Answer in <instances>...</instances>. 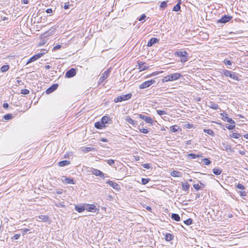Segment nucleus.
I'll list each match as a JSON object with an SVG mask.
<instances>
[{
  "mask_svg": "<svg viewBox=\"0 0 248 248\" xmlns=\"http://www.w3.org/2000/svg\"><path fill=\"white\" fill-rule=\"evenodd\" d=\"M220 73L222 75L227 77H229L232 79L237 81H239L240 80L239 74L233 71H229L226 69H222L221 70Z\"/></svg>",
  "mask_w": 248,
  "mask_h": 248,
  "instance_id": "f257e3e1",
  "label": "nucleus"
},
{
  "mask_svg": "<svg viewBox=\"0 0 248 248\" xmlns=\"http://www.w3.org/2000/svg\"><path fill=\"white\" fill-rule=\"evenodd\" d=\"M174 55L176 57H180V61L184 63L188 60V53L186 51H176L174 53Z\"/></svg>",
  "mask_w": 248,
  "mask_h": 248,
  "instance_id": "f03ea898",
  "label": "nucleus"
},
{
  "mask_svg": "<svg viewBox=\"0 0 248 248\" xmlns=\"http://www.w3.org/2000/svg\"><path fill=\"white\" fill-rule=\"evenodd\" d=\"M132 96V94L131 93H129L126 94H123L116 97L114 101L115 103L120 102L123 101H126L130 99Z\"/></svg>",
  "mask_w": 248,
  "mask_h": 248,
  "instance_id": "7ed1b4c3",
  "label": "nucleus"
},
{
  "mask_svg": "<svg viewBox=\"0 0 248 248\" xmlns=\"http://www.w3.org/2000/svg\"><path fill=\"white\" fill-rule=\"evenodd\" d=\"M89 172H91L93 174L99 176L100 177L102 178V179L105 178V174L104 173L101 171V170L94 169L93 168H90L89 170Z\"/></svg>",
  "mask_w": 248,
  "mask_h": 248,
  "instance_id": "20e7f679",
  "label": "nucleus"
},
{
  "mask_svg": "<svg viewBox=\"0 0 248 248\" xmlns=\"http://www.w3.org/2000/svg\"><path fill=\"white\" fill-rule=\"evenodd\" d=\"M155 82V80L154 79L147 80L142 83L140 86L139 88L140 89H145L151 86Z\"/></svg>",
  "mask_w": 248,
  "mask_h": 248,
  "instance_id": "39448f33",
  "label": "nucleus"
},
{
  "mask_svg": "<svg viewBox=\"0 0 248 248\" xmlns=\"http://www.w3.org/2000/svg\"><path fill=\"white\" fill-rule=\"evenodd\" d=\"M110 73V68L108 69L106 71H105L102 75V76L100 77L99 81L98 83L101 84L102 83L105 79H106L108 76L109 75Z\"/></svg>",
  "mask_w": 248,
  "mask_h": 248,
  "instance_id": "423d86ee",
  "label": "nucleus"
},
{
  "mask_svg": "<svg viewBox=\"0 0 248 248\" xmlns=\"http://www.w3.org/2000/svg\"><path fill=\"white\" fill-rule=\"evenodd\" d=\"M232 18V16L225 15L223 16L219 19L217 20V23L225 24L228 22Z\"/></svg>",
  "mask_w": 248,
  "mask_h": 248,
  "instance_id": "0eeeda50",
  "label": "nucleus"
},
{
  "mask_svg": "<svg viewBox=\"0 0 248 248\" xmlns=\"http://www.w3.org/2000/svg\"><path fill=\"white\" fill-rule=\"evenodd\" d=\"M138 115L140 118L144 120L146 123L150 124H153V120L151 117L141 114H140Z\"/></svg>",
  "mask_w": 248,
  "mask_h": 248,
  "instance_id": "6e6552de",
  "label": "nucleus"
},
{
  "mask_svg": "<svg viewBox=\"0 0 248 248\" xmlns=\"http://www.w3.org/2000/svg\"><path fill=\"white\" fill-rule=\"evenodd\" d=\"M221 115L222 116V120L224 121L227 122L231 124H235V122L231 118L228 117L227 113H221Z\"/></svg>",
  "mask_w": 248,
  "mask_h": 248,
  "instance_id": "1a4fd4ad",
  "label": "nucleus"
},
{
  "mask_svg": "<svg viewBox=\"0 0 248 248\" xmlns=\"http://www.w3.org/2000/svg\"><path fill=\"white\" fill-rule=\"evenodd\" d=\"M76 75V70L74 68H71L68 70L65 73V77L67 78H71Z\"/></svg>",
  "mask_w": 248,
  "mask_h": 248,
  "instance_id": "9d476101",
  "label": "nucleus"
},
{
  "mask_svg": "<svg viewBox=\"0 0 248 248\" xmlns=\"http://www.w3.org/2000/svg\"><path fill=\"white\" fill-rule=\"evenodd\" d=\"M58 87V84L57 83L53 84L46 91V93L47 94H49L54 91H55Z\"/></svg>",
  "mask_w": 248,
  "mask_h": 248,
  "instance_id": "9b49d317",
  "label": "nucleus"
},
{
  "mask_svg": "<svg viewBox=\"0 0 248 248\" xmlns=\"http://www.w3.org/2000/svg\"><path fill=\"white\" fill-rule=\"evenodd\" d=\"M48 218H49L47 216L41 215L38 217H33L32 218V219L33 220L35 219L37 221H43L44 222H46L48 220Z\"/></svg>",
  "mask_w": 248,
  "mask_h": 248,
  "instance_id": "f8f14e48",
  "label": "nucleus"
},
{
  "mask_svg": "<svg viewBox=\"0 0 248 248\" xmlns=\"http://www.w3.org/2000/svg\"><path fill=\"white\" fill-rule=\"evenodd\" d=\"M86 208L85 204L84 205H76L75 206V209L78 213L83 212L85 209H86Z\"/></svg>",
  "mask_w": 248,
  "mask_h": 248,
  "instance_id": "ddd939ff",
  "label": "nucleus"
},
{
  "mask_svg": "<svg viewBox=\"0 0 248 248\" xmlns=\"http://www.w3.org/2000/svg\"><path fill=\"white\" fill-rule=\"evenodd\" d=\"M170 79L171 81L176 80L182 77L181 74L179 73H175L173 74H170Z\"/></svg>",
  "mask_w": 248,
  "mask_h": 248,
  "instance_id": "4468645a",
  "label": "nucleus"
},
{
  "mask_svg": "<svg viewBox=\"0 0 248 248\" xmlns=\"http://www.w3.org/2000/svg\"><path fill=\"white\" fill-rule=\"evenodd\" d=\"M159 42V39L157 38L153 37L150 39V40L148 42L147 46L148 47H151L154 44L158 43Z\"/></svg>",
  "mask_w": 248,
  "mask_h": 248,
  "instance_id": "2eb2a0df",
  "label": "nucleus"
},
{
  "mask_svg": "<svg viewBox=\"0 0 248 248\" xmlns=\"http://www.w3.org/2000/svg\"><path fill=\"white\" fill-rule=\"evenodd\" d=\"M86 210L89 212H95L97 210L96 206L94 204H85Z\"/></svg>",
  "mask_w": 248,
  "mask_h": 248,
  "instance_id": "dca6fc26",
  "label": "nucleus"
},
{
  "mask_svg": "<svg viewBox=\"0 0 248 248\" xmlns=\"http://www.w3.org/2000/svg\"><path fill=\"white\" fill-rule=\"evenodd\" d=\"M107 183L115 189L119 190L120 189L119 185L113 181L108 180L107 182Z\"/></svg>",
  "mask_w": 248,
  "mask_h": 248,
  "instance_id": "f3484780",
  "label": "nucleus"
},
{
  "mask_svg": "<svg viewBox=\"0 0 248 248\" xmlns=\"http://www.w3.org/2000/svg\"><path fill=\"white\" fill-rule=\"evenodd\" d=\"M139 69L140 71H144L148 68L149 66L147 65L146 63L140 62H138Z\"/></svg>",
  "mask_w": 248,
  "mask_h": 248,
  "instance_id": "a211bd4d",
  "label": "nucleus"
},
{
  "mask_svg": "<svg viewBox=\"0 0 248 248\" xmlns=\"http://www.w3.org/2000/svg\"><path fill=\"white\" fill-rule=\"evenodd\" d=\"M126 121L132 126L136 127L137 125V123L134 121L129 116H126L125 118Z\"/></svg>",
  "mask_w": 248,
  "mask_h": 248,
  "instance_id": "6ab92c4d",
  "label": "nucleus"
},
{
  "mask_svg": "<svg viewBox=\"0 0 248 248\" xmlns=\"http://www.w3.org/2000/svg\"><path fill=\"white\" fill-rule=\"evenodd\" d=\"M46 52H41L40 53H39L38 54H36L33 56H32V62L37 60L39 58H41L42 56H43Z\"/></svg>",
  "mask_w": 248,
  "mask_h": 248,
  "instance_id": "aec40b11",
  "label": "nucleus"
},
{
  "mask_svg": "<svg viewBox=\"0 0 248 248\" xmlns=\"http://www.w3.org/2000/svg\"><path fill=\"white\" fill-rule=\"evenodd\" d=\"M109 121H111L110 118L107 116L102 117L101 119V122L104 125H106V124H108Z\"/></svg>",
  "mask_w": 248,
  "mask_h": 248,
  "instance_id": "412c9836",
  "label": "nucleus"
},
{
  "mask_svg": "<svg viewBox=\"0 0 248 248\" xmlns=\"http://www.w3.org/2000/svg\"><path fill=\"white\" fill-rule=\"evenodd\" d=\"M94 127L98 129H102L106 127V125H104L101 122H97L94 123Z\"/></svg>",
  "mask_w": 248,
  "mask_h": 248,
  "instance_id": "4be33fe9",
  "label": "nucleus"
},
{
  "mask_svg": "<svg viewBox=\"0 0 248 248\" xmlns=\"http://www.w3.org/2000/svg\"><path fill=\"white\" fill-rule=\"evenodd\" d=\"M208 107L210 108L215 110L219 108L218 105L213 101H210L209 102Z\"/></svg>",
  "mask_w": 248,
  "mask_h": 248,
  "instance_id": "5701e85b",
  "label": "nucleus"
},
{
  "mask_svg": "<svg viewBox=\"0 0 248 248\" xmlns=\"http://www.w3.org/2000/svg\"><path fill=\"white\" fill-rule=\"evenodd\" d=\"M62 181L65 184H75L74 179L70 178L64 177V179L62 180Z\"/></svg>",
  "mask_w": 248,
  "mask_h": 248,
  "instance_id": "b1692460",
  "label": "nucleus"
},
{
  "mask_svg": "<svg viewBox=\"0 0 248 248\" xmlns=\"http://www.w3.org/2000/svg\"><path fill=\"white\" fill-rule=\"evenodd\" d=\"M70 164V161L68 160H62L61 161H60L58 163L59 166L60 167H64L67 165H68Z\"/></svg>",
  "mask_w": 248,
  "mask_h": 248,
  "instance_id": "393cba45",
  "label": "nucleus"
},
{
  "mask_svg": "<svg viewBox=\"0 0 248 248\" xmlns=\"http://www.w3.org/2000/svg\"><path fill=\"white\" fill-rule=\"evenodd\" d=\"M171 217L172 219L176 221H180L181 220L180 216L175 213H172L171 215Z\"/></svg>",
  "mask_w": 248,
  "mask_h": 248,
  "instance_id": "a878e982",
  "label": "nucleus"
},
{
  "mask_svg": "<svg viewBox=\"0 0 248 248\" xmlns=\"http://www.w3.org/2000/svg\"><path fill=\"white\" fill-rule=\"evenodd\" d=\"M181 3V1L180 0L176 4V5H175L172 9V11H175V12H178L180 11L181 9V6L180 4Z\"/></svg>",
  "mask_w": 248,
  "mask_h": 248,
  "instance_id": "bb28decb",
  "label": "nucleus"
},
{
  "mask_svg": "<svg viewBox=\"0 0 248 248\" xmlns=\"http://www.w3.org/2000/svg\"><path fill=\"white\" fill-rule=\"evenodd\" d=\"M173 235L169 233H167L165 237V239L167 241H170L172 240L173 239Z\"/></svg>",
  "mask_w": 248,
  "mask_h": 248,
  "instance_id": "cd10ccee",
  "label": "nucleus"
},
{
  "mask_svg": "<svg viewBox=\"0 0 248 248\" xmlns=\"http://www.w3.org/2000/svg\"><path fill=\"white\" fill-rule=\"evenodd\" d=\"M201 156H202V155H196V154H193V153H190V154H189L187 155V157L188 158H190V159H195L197 157H200Z\"/></svg>",
  "mask_w": 248,
  "mask_h": 248,
  "instance_id": "c85d7f7f",
  "label": "nucleus"
},
{
  "mask_svg": "<svg viewBox=\"0 0 248 248\" xmlns=\"http://www.w3.org/2000/svg\"><path fill=\"white\" fill-rule=\"evenodd\" d=\"M179 129L181 130V129L180 128L179 126L178 125H172V126L170 127V131L173 132H177Z\"/></svg>",
  "mask_w": 248,
  "mask_h": 248,
  "instance_id": "c756f323",
  "label": "nucleus"
},
{
  "mask_svg": "<svg viewBox=\"0 0 248 248\" xmlns=\"http://www.w3.org/2000/svg\"><path fill=\"white\" fill-rule=\"evenodd\" d=\"M213 172L215 175H218L221 174L222 170L219 168H216L213 170Z\"/></svg>",
  "mask_w": 248,
  "mask_h": 248,
  "instance_id": "7c9ffc66",
  "label": "nucleus"
},
{
  "mask_svg": "<svg viewBox=\"0 0 248 248\" xmlns=\"http://www.w3.org/2000/svg\"><path fill=\"white\" fill-rule=\"evenodd\" d=\"M203 131L210 135H214V132L213 130L211 129H204Z\"/></svg>",
  "mask_w": 248,
  "mask_h": 248,
  "instance_id": "2f4dec72",
  "label": "nucleus"
},
{
  "mask_svg": "<svg viewBox=\"0 0 248 248\" xmlns=\"http://www.w3.org/2000/svg\"><path fill=\"white\" fill-rule=\"evenodd\" d=\"M230 137L231 138H234V139H238L239 138H240L241 135L239 134V133H232V134H231L230 135Z\"/></svg>",
  "mask_w": 248,
  "mask_h": 248,
  "instance_id": "473e14b6",
  "label": "nucleus"
},
{
  "mask_svg": "<svg viewBox=\"0 0 248 248\" xmlns=\"http://www.w3.org/2000/svg\"><path fill=\"white\" fill-rule=\"evenodd\" d=\"M182 189L187 191L189 188V185L187 183H182Z\"/></svg>",
  "mask_w": 248,
  "mask_h": 248,
  "instance_id": "72a5a7b5",
  "label": "nucleus"
},
{
  "mask_svg": "<svg viewBox=\"0 0 248 248\" xmlns=\"http://www.w3.org/2000/svg\"><path fill=\"white\" fill-rule=\"evenodd\" d=\"M9 69V65H3L1 68H0V70L2 72H6L7 71H8Z\"/></svg>",
  "mask_w": 248,
  "mask_h": 248,
  "instance_id": "f704fd0d",
  "label": "nucleus"
},
{
  "mask_svg": "<svg viewBox=\"0 0 248 248\" xmlns=\"http://www.w3.org/2000/svg\"><path fill=\"white\" fill-rule=\"evenodd\" d=\"M55 205L57 207H65L66 206L64 204L63 202H55Z\"/></svg>",
  "mask_w": 248,
  "mask_h": 248,
  "instance_id": "c9c22d12",
  "label": "nucleus"
},
{
  "mask_svg": "<svg viewBox=\"0 0 248 248\" xmlns=\"http://www.w3.org/2000/svg\"><path fill=\"white\" fill-rule=\"evenodd\" d=\"M168 81H171L170 75L164 77V78L162 79V82H166Z\"/></svg>",
  "mask_w": 248,
  "mask_h": 248,
  "instance_id": "e433bc0d",
  "label": "nucleus"
},
{
  "mask_svg": "<svg viewBox=\"0 0 248 248\" xmlns=\"http://www.w3.org/2000/svg\"><path fill=\"white\" fill-rule=\"evenodd\" d=\"M95 149L93 147H85V148H84L82 151L84 152V153H87L88 152H90V151H94Z\"/></svg>",
  "mask_w": 248,
  "mask_h": 248,
  "instance_id": "4c0bfd02",
  "label": "nucleus"
},
{
  "mask_svg": "<svg viewBox=\"0 0 248 248\" xmlns=\"http://www.w3.org/2000/svg\"><path fill=\"white\" fill-rule=\"evenodd\" d=\"M238 193H239L240 196L242 198H243L244 199L246 200V198H245V197L247 196V192H246L245 191H239L238 192Z\"/></svg>",
  "mask_w": 248,
  "mask_h": 248,
  "instance_id": "58836bf2",
  "label": "nucleus"
},
{
  "mask_svg": "<svg viewBox=\"0 0 248 248\" xmlns=\"http://www.w3.org/2000/svg\"><path fill=\"white\" fill-rule=\"evenodd\" d=\"M184 223L186 225H191L193 223V220L191 218H189L187 219H186L184 221Z\"/></svg>",
  "mask_w": 248,
  "mask_h": 248,
  "instance_id": "ea45409f",
  "label": "nucleus"
},
{
  "mask_svg": "<svg viewBox=\"0 0 248 248\" xmlns=\"http://www.w3.org/2000/svg\"><path fill=\"white\" fill-rule=\"evenodd\" d=\"M223 62L226 66H231L232 64V62L227 60V59H224Z\"/></svg>",
  "mask_w": 248,
  "mask_h": 248,
  "instance_id": "a19ab883",
  "label": "nucleus"
},
{
  "mask_svg": "<svg viewBox=\"0 0 248 248\" xmlns=\"http://www.w3.org/2000/svg\"><path fill=\"white\" fill-rule=\"evenodd\" d=\"M13 118V115L12 114L9 113L3 116V118L6 120H9Z\"/></svg>",
  "mask_w": 248,
  "mask_h": 248,
  "instance_id": "79ce46f5",
  "label": "nucleus"
},
{
  "mask_svg": "<svg viewBox=\"0 0 248 248\" xmlns=\"http://www.w3.org/2000/svg\"><path fill=\"white\" fill-rule=\"evenodd\" d=\"M44 26V25H37L35 26L32 28H33V30H34L35 31H39L40 30V29H41L42 28V27Z\"/></svg>",
  "mask_w": 248,
  "mask_h": 248,
  "instance_id": "37998d69",
  "label": "nucleus"
},
{
  "mask_svg": "<svg viewBox=\"0 0 248 248\" xmlns=\"http://www.w3.org/2000/svg\"><path fill=\"white\" fill-rule=\"evenodd\" d=\"M202 161L205 165H209L211 163V161L208 158H206L203 159Z\"/></svg>",
  "mask_w": 248,
  "mask_h": 248,
  "instance_id": "c03bdc74",
  "label": "nucleus"
},
{
  "mask_svg": "<svg viewBox=\"0 0 248 248\" xmlns=\"http://www.w3.org/2000/svg\"><path fill=\"white\" fill-rule=\"evenodd\" d=\"M150 181V179L149 178H141V184L142 185H146L147 184L149 181Z\"/></svg>",
  "mask_w": 248,
  "mask_h": 248,
  "instance_id": "a18cd8bd",
  "label": "nucleus"
},
{
  "mask_svg": "<svg viewBox=\"0 0 248 248\" xmlns=\"http://www.w3.org/2000/svg\"><path fill=\"white\" fill-rule=\"evenodd\" d=\"M167 6V1H162L160 5V7L161 8H163V9L166 8Z\"/></svg>",
  "mask_w": 248,
  "mask_h": 248,
  "instance_id": "49530a36",
  "label": "nucleus"
},
{
  "mask_svg": "<svg viewBox=\"0 0 248 248\" xmlns=\"http://www.w3.org/2000/svg\"><path fill=\"white\" fill-rule=\"evenodd\" d=\"M139 129L141 133H142L143 134H147L149 133L148 130L146 128H140V127H139Z\"/></svg>",
  "mask_w": 248,
  "mask_h": 248,
  "instance_id": "de8ad7c7",
  "label": "nucleus"
},
{
  "mask_svg": "<svg viewBox=\"0 0 248 248\" xmlns=\"http://www.w3.org/2000/svg\"><path fill=\"white\" fill-rule=\"evenodd\" d=\"M179 173V171L173 170L171 172L170 175L172 177H178Z\"/></svg>",
  "mask_w": 248,
  "mask_h": 248,
  "instance_id": "09e8293b",
  "label": "nucleus"
},
{
  "mask_svg": "<svg viewBox=\"0 0 248 248\" xmlns=\"http://www.w3.org/2000/svg\"><path fill=\"white\" fill-rule=\"evenodd\" d=\"M105 161L110 166L113 165L115 163L114 160L111 159L106 160Z\"/></svg>",
  "mask_w": 248,
  "mask_h": 248,
  "instance_id": "8fccbe9b",
  "label": "nucleus"
},
{
  "mask_svg": "<svg viewBox=\"0 0 248 248\" xmlns=\"http://www.w3.org/2000/svg\"><path fill=\"white\" fill-rule=\"evenodd\" d=\"M193 127L194 126L192 124H189V123L185 124L184 125V127H185L186 128L190 129V128H193Z\"/></svg>",
  "mask_w": 248,
  "mask_h": 248,
  "instance_id": "3c124183",
  "label": "nucleus"
},
{
  "mask_svg": "<svg viewBox=\"0 0 248 248\" xmlns=\"http://www.w3.org/2000/svg\"><path fill=\"white\" fill-rule=\"evenodd\" d=\"M156 111L157 113L160 116L167 114V112L164 110H157Z\"/></svg>",
  "mask_w": 248,
  "mask_h": 248,
  "instance_id": "603ef678",
  "label": "nucleus"
},
{
  "mask_svg": "<svg viewBox=\"0 0 248 248\" xmlns=\"http://www.w3.org/2000/svg\"><path fill=\"white\" fill-rule=\"evenodd\" d=\"M158 73H159L158 72H153V73H151V74L146 76L145 78H148L152 77L157 75Z\"/></svg>",
  "mask_w": 248,
  "mask_h": 248,
  "instance_id": "864d4df0",
  "label": "nucleus"
},
{
  "mask_svg": "<svg viewBox=\"0 0 248 248\" xmlns=\"http://www.w3.org/2000/svg\"><path fill=\"white\" fill-rule=\"evenodd\" d=\"M236 187L238 188V189H241V190H244L245 189V187L242 184H238L236 186Z\"/></svg>",
  "mask_w": 248,
  "mask_h": 248,
  "instance_id": "5fc2aeb1",
  "label": "nucleus"
},
{
  "mask_svg": "<svg viewBox=\"0 0 248 248\" xmlns=\"http://www.w3.org/2000/svg\"><path fill=\"white\" fill-rule=\"evenodd\" d=\"M61 46L60 45H57L56 46H54L52 49V51H54L58 49H59L61 48Z\"/></svg>",
  "mask_w": 248,
  "mask_h": 248,
  "instance_id": "6e6d98bb",
  "label": "nucleus"
},
{
  "mask_svg": "<svg viewBox=\"0 0 248 248\" xmlns=\"http://www.w3.org/2000/svg\"><path fill=\"white\" fill-rule=\"evenodd\" d=\"M193 187L196 190H199L201 189V186H200V185L199 184H195L193 185Z\"/></svg>",
  "mask_w": 248,
  "mask_h": 248,
  "instance_id": "4d7b16f0",
  "label": "nucleus"
},
{
  "mask_svg": "<svg viewBox=\"0 0 248 248\" xmlns=\"http://www.w3.org/2000/svg\"><path fill=\"white\" fill-rule=\"evenodd\" d=\"M29 90L27 89H22L21 90V93L23 94H27L29 93Z\"/></svg>",
  "mask_w": 248,
  "mask_h": 248,
  "instance_id": "13d9d810",
  "label": "nucleus"
},
{
  "mask_svg": "<svg viewBox=\"0 0 248 248\" xmlns=\"http://www.w3.org/2000/svg\"><path fill=\"white\" fill-rule=\"evenodd\" d=\"M20 235L19 234H16L12 237L13 240H17L19 238Z\"/></svg>",
  "mask_w": 248,
  "mask_h": 248,
  "instance_id": "bf43d9fd",
  "label": "nucleus"
},
{
  "mask_svg": "<svg viewBox=\"0 0 248 248\" xmlns=\"http://www.w3.org/2000/svg\"><path fill=\"white\" fill-rule=\"evenodd\" d=\"M235 125H228L227 126H226V127L229 129V130H232L235 127Z\"/></svg>",
  "mask_w": 248,
  "mask_h": 248,
  "instance_id": "052dcab7",
  "label": "nucleus"
},
{
  "mask_svg": "<svg viewBox=\"0 0 248 248\" xmlns=\"http://www.w3.org/2000/svg\"><path fill=\"white\" fill-rule=\"evenodd\" d=\"M146 16L145 15V14H142L140 16V17L138 19V20L140 21H142L143 20H144L145 18H146Z\"/></svg>",
  "mask_w": 248,
  "mask_h": 248,
  "instance_id": "680f3d73",
  "label": "nucleus"
},
{
  "mask_svg": "<svg viewBox=\"0 0 248 248\" xmlns=\"http://www.w3.org/2000/svg\"><path fill=\"white\" fill-rule=\"evenodd\" d=\"M142 166L146 169H149L150 168V165L149 164H144L142 165Z\"/></svg>",
  "mask_w": 248,
  "mask_h": 248,
  "instance_id": "e2e57ef3",
  "label": "nucleus"
},
{
  "mask_svg": "<svg viewBox=\"0 0 248 248\" xmlns=\"http://www.w3.org/2000/svg\"><path fill=\"white\" fill-rule=\"evenodd\" d=\"M69 6H70V5H69V2L65 3L64 5L63 6V8L64 9H67L69 8Z\"/></svg>",
  "mask_w": 248,
  "mask_h": 248,
  "instance_id": "0e129e2a",
  "label": "nucleus"
},
{
  "mask_svg": "<svg viewBox=\"0 0 248 248\" xmlns=\"http://www.w3.org/2000/svg\"><path fill=\"white\" fill-rule=\"evenodd\" d=\"M3 107L5 109H7L9 108V104L7 103H4L3 104Z\"/></svg>",
  "mask_w": 248,
  "mask_h": 248,
  "instance_id": "69168bd1",
  "label": "nucleus"
},
{
  "mask_svg": "<svg viewBox=\"0 0 248 248\" xmlns=\"http://www.w3.org/2000/svg\"><path fill=\"white\" fill-rule=\"evenodd\" d=\"M46 13H48V14L52 13V9H51V8L47 9L46 10Z\"/></svg>",
  "mask_w": 248,
  "mask_h": 248,
  "instance_id": "338daca9",
  "label": "nucleus"
},
{
  "mask_svg": "<svg viewBox=\"0 0 248 248\" xmlns=\"http://www.w3.org/2000/svg\"><path fill=\"white\" fill-rule=\"evenodd\" d=\"M200 186H201V188L202 187H205V185L202 183L201 182H200Z\"/></svg>",
  "mask_w": 248,
  "mask_h": 248,
  "instance_id": "774afa93",
  "label": "nucleus"
}]
</instances>
